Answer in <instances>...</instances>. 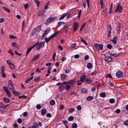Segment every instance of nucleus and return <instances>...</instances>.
I'll list each match as a JSON object with an SVG mask.
<instances>
[{"instance_id":"f257e3e1","label":"nucleus","mask_w":128,"mask_h":128,"mask_svg":"<svg viewBox=\"0 0 128 128\" xmlns=\"http://www.w3.org/2000/svg\"><path fill=\"white\" fill-rule=\"evenodd\" d=\"M94 46L98 51L102 50L103 49V45L102 44L94 43Z\"/></svg>"},{"instance_id":"f03ea898","label":"nucleus","mask_w":128,"mask_h":128,"mask_svg":"<svg viewBox=\"0 0 128 128\" xmlns=\"http://www.w3.org/2000/svg\"><path fill=\"white\" fill-rule=\"evenodd\" d=\"M57 18L56 16H54L48 18L46 21V25L48 24L51 22L56 20Z\"/></svg>"},{"instance_id":"7ed1b4c3","label":"nucleus","mask_w":128,"mask_h":128,"mask_svg":"<svg viewBox=\"0 0 128 128\" xmlns=\"http://www.w3.org/2000/svg\"><path fill=\"white\" fill-rule=\"evenodd\" d=\"M56 86H59L60 91L63 90L65 88V86L60 82H58L56 84Z\"/></svg>"},{"instance_id":"20e7f679","label":"nucleus","mask_w":128,"mask_h":128,"mask_svg":"<svg viewBox=\"0 0 128 128\" xmlns=\"http://www.w3.org/2000/svg\"><path fill=\"white\" fill-rule=\"evenodd\" d=\"M42 124L41 122H39L38 123L35 122L34 123L33 125L32 126V128H38L39 126H41Z\"/></svg>"},{"instance_id":"39448f33","label":"nucleus","mask_w":128,"mask_h":128,"mask_svg":"<svg viewBox=\"0 0 128 128\" xmlns=\"http://www.w3.org/2000/svg\"><path fill=\"white\" fill-rule=\"evenodd\" d=\"M120 3H119L118 5L117 6L116 9L115 11V12H117V11H118L119 12H121L122 11V6H120Z\"/></svg>"},{"instance_id":"423d86ee","label":"nucleus","mask_w":128,"mask_h":128,"mask_svg":"<svg viewBox=\"0 0 128 128\" xmlns=\"http://www.w3.org/2000/svg\"><path fill=\"white\" fill-rule=\"evenodd\" d=\"M123 75V74L122 72L120 70L116 74V76L118 78L122 77Z\"/></svg>"},{"instance_id":"0eeeda50","label":"nucleus","mask_w":128,"mask_h":128,"mask_svg":"<svg viewBox=\"0 0 128 128\" xmlns=\"http://www.w3.org/2000/svg\"><path fill=\"white\" fill-rule=\"evenodd\" d=\"M50 28H47L46 30L44 31L42 35V37H44L46 35H47L49 33V31H50Z\"/></svg>"},{"instance_id":"6e6552de","label":"nucleus","mask_w":128,"mask_h":128,"mask_svg":"<svg viewBox=\"0 0 128 128\" xmlns=\"http://www.w3.org/2000/svg\"><path fill=\"white\" fill-rule=\"evenodd\" d=\"M45 44V42L44 41L42 42H36L35 44H36V46L38 45H38L40 46V47L41 48V47H43L44 45Z\"/></svg>"},{"instance_id":"1a4fd4ad","label":"nucleus","mask_w":128,"mask_h":128,"mask_svg":"<svg viewBox=\"0 0 128 128\" xmlns=\"http://www.w3.org/2000/svg\"><path fill=\"white\" fill-rule=\"evenodd\" d=\"M36 44H34L33 46L32 47L28 48L26 52V56L27 54L29 53V52L31 51V50L34 48Z\"/></svg>"},{"instance_id":"9d476101","label":"nucleus","mask_w":128,"mask_h":128,"mask_svg":"<svg viewBox=\"0 0 128 128\" xmlns=\"http://www.w3.org/2000/svg\"><path fill=\"white\" fill-rule=\"evenodd\" d=\"M84 82L86 83L90 84L92 83V81L91 78H89L85 80H84Z\"/></svg>"},{"instance_id":"9b49d317","label":"nucleus","mask_w":128,"mask_h":128,"mask_svg":"<svg viewBox=\"0 0 128 128\" xmlns=\"http://www.w3.org/2000/svg\"><path fill=\"white\" fill-rule=\"evenodd\" d=\"M40 56V54H37L35 56H34L33 58H32V62H34L35 60L38 59Z\"/></svg>"},{"instance_id":"f8f14e48","label":"nucleus","mask_w":128,"mask_h":128,"mask_svg":"<svg viewBox=\"0 0 128 128\" xmlns=\"http://www.w3.org/2000/svg\"><path fill=\"white\" fill-rule=\"evenodd\" d=\"M75 82H76L74 80H72L68 81L67 83L68 84L73 85L74 84Z\"/></svg>"},{"instance_id":"ddd939ff","label":"nucleus","mask_w":128,"mask_h":128,"mask_svg":"<svg viewBox=\"0 0 128 128\" xmlns=\"http://www.w3.org/2000/svg\"><path fill=\"white\" fill-rule=\"evenodd\" d=\"M45 12L46 11L44 10L40 11L38 13V16H42L44 14Z\"/></svg>"},{"instance_id":"4468645a","label":"nucleus","mask_w":128,"mask_h":128,"mask_svg":"<svg viewBox=\"0 0 128 128\" xmlns=\"http://www.w3.org/2000/svg\"><path fill=\"white\" fill-rule=\"evenodd\" d=\"M105 60L108 62H111L112 61V58L110 57L107 56L105 57Z\"/></svg>"},{"instance_id":"2eb2a0df","label":"nucleus","mask_w":128,"mask_h":128,"mask_svg":"<svg viewBox=\"0 0 128 128\" xmlns=\"http://www.w3.org/2000/svg\"><path fill=\"white\" fill-rule=\"evenodd\" d=\"M78 26V24H77V22H75L74 23V30L73 31H75L77 30V28Z\"/></svg>"},{"instance_id":"dca6fc26","label":"nucleus","mask_w":128,"mask_h":128,"mask_svg":"<svg viewBox=\"0 0 128 128\" xmlns=\"http://www.w3.org/2000/svg\"><path fill=\"white\" fill-rule=\"evenodd\" d=\"M46 109H44L41 110V113L42 116H44L46 114Z\"/></svg>"},{"instance_id":"f3484780","label":"nucleus","mask_w":128,"mask_h":128,"mask_svg":"<svg viewBox=\"0 0 128 128\" xmlns=\"http://www.w3.org/2000/svg\"><path fill=\"white\" fill-rule=\"evenodd\" d=\"M33 77V76H32L31 77L29 78L28 79L26 80L25 81V82L26 83H28L30 82V81L32 79Z\"/></svg>"},{"instance_id":"a211bd4d","label":"nucleus","mask_w":128,"mask_h":128,"mask_svg":"<svg viewBox=\"0 0 128 128\" xmlns=\"http://www.w3.org/2000/svg\"><path fill=\"white\" fill-rule=\"evenodd\" d=\"M12 92H13L14 94L16 96H18L20 95V93L19 92H16L14 90H13L12 91Z\"/></svg>"},{"instance_id":"6ab92c4d","label":"nucleus","mask_w":128,"mask_h":128,"mask_svg":"<svg viewBox=\"0 0 128 128\" xmlns=\"http://www.w3.org/2000/svg\"><path fill=\"white\" fill-rule=\"evenodd\" d=\"M60 76L62 79L64 80L67 76V75L64 74H60Z\"/></svg>"},{"instance_id":"aec40b11","label":"nucleus","mask_w":128,"mask_h":128,"mask_svg":"<svg viewBox=\"0 0 128 128\" xmlns=\"http://www.w3.org/2000/svg\"><path fill=\"white\" fill-rule=\"evenodd\" d=\"M117 39V37L116 36H114L113 38V39L111 40L110 41L113 42L114 44H116V42Z\"/></svg>"},{"instance_id":"412c9836","label":"nucleus","mask_w":128,"mask_h":128,"mask_svg":"<svg viewBox=\"0 0 128 128\" xmlns=\"http://www.w3.org/2000/svg\"><path fill=\"white\" fill-rule=\"evenodd\" d=\"M121 26V25L120 23L118 22L117 24V30L118 31H119Z\"/></svg>"},{"instance_id":"4be33fe9","label":"nucleus","mask_w":128,"mask_h":128,"mask_svg":"<svg viewBox=\"0 0 128 128\" xmlns=\"http://www.w3.org/2000/svg\"><path fill=\"white\" fill-rule=\"evenodd\" d=\"M86 77V75L85 74H84L83 75H81L80 77V80L81 81H84V79Z\"/></svg>"},{"instance_id":"5701e85b","label":"nucleus","mask_w":128,"mask_h":128,"mask_svg":"<svg viewBox=\"0 0 128 128\" xmlns=\"http://www.w3.org/2000/svg\"><path fill=\"white\" fill-rule=\"evenodd\" d=\"M58 32L54 33V34L50 36L49 37V38L50 39L52 38L53 37L55 36L58 34Z\"/></svg>"},{"instance_id":"b1692460","label":"nucleus","mask_w":128,"mask_h":128,"mask_svg":"<svg viewBox=\"0 0 128 128\" xmlns=\"http://www.w3.org/2000/svg\"><path fill=\"white\" fill-rule=\"evenodd\" d=\"M87 66L88 69H90L92 67V65L91 63L89 62L87 64Z\"/></svg>"},{"instance_id":"393cba45","label":"nucleus","mask_w":128,"mask_h":128,"mask_svg":"<svg viewBox=\"0 0 128 128\" xmlns=\"http://www.w3.org/2000/svg\"><path fill=\"white\" fill-rule=\"evenodd\" d=\"M37 32L36 29L34 28L32 31L31 35L32 36H33L34 35L36 34Z\"/></svg>"},{"instance_id":"a878e982","label":"nucleus","mask_w":128,"mask_h":128,"mask_svg":"<svg viewBox=\"0 0 128 128\" xmlns=\"http://www.w3.org/2000/svg\"><path fill=\"white\" fill-rule=\"evenodd\" d=\"M4 101L6 103H8L10 102V100L9 98H3Z\"/></svg>"},{"instance_id":"bb28decb","label":"nucleus","mask_w":128,"mask_h":128,"mask_svg":"<svg viewBox=\"0 0 128 128\" xmlns=\"http://www.w3.org/2000/svg\"><path fill=\"white\" fill-rule=\"evenodd\" d=\"M6 106L2 102H0V108H6Z\"/></svg>"},{"instance_id":"cd10ccee","label":"nucleus","mask_w":128,"mask_h":128,"mask_svg":"<svg viewBox=\"0 0 128 128\" xmlns=\"http://www.w3.org/2000/svg\"><path fill=\"white\" fill-rule=\"evenodd\" d=\"M8 86L9 89L11 90H14V86L12 85H8Z\"/></svg>"},{"instance_id":"c85d7f7f","label":"nucleus","mask_w":128,"mask_h":128,"mask_svg":"<svg viewBox=\"0 0 128 128\" xmlns=\"http://www.w3.org/2000/svg\"><path fill=\"white\" fill-rule=\"evenodd\" d=\"M66 16V13L62 14V16H60L59 18V20L63 19Z\"/></svg>"},{"instance_id":"c756f323","label":"nucleus","mask_w":128,"mask_h":128,"mask_svg":"<svg viewBox=\"0 0 128 128\" xmlns=\"http://www.w3.org/2000/svg\"><path fill=\"white\" fill-rule=\"evenodd\" d=\"M41 29V26L40 25L38 26L36 29L37 32H39Z\"/></svg>"},{"instance_id":"7c9ffc66","label":"nucleus","mask_w":128,"mask_h":128,"mask_svg":"<svg viewBox=\"0 0 128 128\" xmlns=\"http://www.w3.org/2000/svg\"><path fill=\"white\" fill-rule=\"evenodd\" d=\"M80 40L84 44L87 45V43L86 41L84 40L83 39L81 38Z\"/></svg>"},{"instance_id":"2f4dec72","label":"nucleus","mask_w":128,"mask_h":128,"mask_svg":"<svg viewBox=\"0 0 128 128\" xmlns=\"http://www.w3.org/2000/svg\"><path fill=\"white\" fill-rule=\"evenodd\" d=\"M55 104V101L54 100H50V104L52 106H53Z\"/></svg>"},{"instance_id":"473e14b6","label":"nucleus","mask_w":128,"mask_h":128,"mask_svg":"<svg viewBox=\"0 0 128 128\" xmlns=\"http://www.w3.org/2000/svg\"><path fill=\"white\" fill-rule=\"evenodd\" d=\"M34 2L36 3L38 6L39 7L40 4V2L37 0H34Z\"/></svg>"},{"instance_id":"72a5a7b5","label":"nucleus","mask_w":128,"mask_h":128,"mask_svg":"<svg viewBox=\"0 0 128 128\" xmlns=\"http://www.w3.org/2000/svg\"><path fill=\"white\" fill-rule=\"evenodd\" d=\"M5 69V67L4 66H2L1 69V72L2 73L4 72Z\"/></svg>"},{"instance_id":"f704fd0d","label":"nucleus","mask_w":128,"mask_h":128,"mask_svg":"<svg viewBox=\"0 0 128 128\" xmlns=\"http://www.w3.org/2000/svg\"><path fill=\"white\" fill-rule=\"evenodd\" d=\"M77 125L75 123H74L72 125V128H77Z\"/></svg>"},{"instance_id":"c9c22d12","label":"nucleus","mask_w":128,"mask_h":128,"mask_svg":"<svg viewBox=\"0 0 128 128\" xmlns=\"http://www.w3.org/2000/svg\"><path fill=\"white\" fill-rule=\"evenodd\" d=\"M93 98V97L92 96H89L87 98V100L88 101H90L91 100H92Z\"/></svg>"},{"instance_id":"e433bc0d","label":"nucleus","mask_w":128,"mask_h":128,"mask_svg":"<svg viewBox=\"0 0 128 128\" xmlns=\"http://www.w3.org/2000/svg\"><path fill=\"white\" fill-rule=\"evenodd\" d=\"M109 102L111 104H113L115 102V100L113 98H111L109 100Z\"/></svg>"},{"instance_id":"4c0bfd02","label":"nucleus","mask_w":128,"mask_h":128,"mask_svg":"<svg viewBox=\"0 0 128 128\" xmlns=\"http://www.w3.org/2000/svg\"><path fill=\"white\" fill-rule=\"evenodd\" d=\"M106 94L104 92H102L100 94V96L102 97H104L106 96Z\"/></svg>"},{"instance_id":"58836bf2","label":"nucleus","mask_w":128,"mask_h":128,"mask_svg":"<svg viewBox=\"0 0 128 128\" xmlns=\"http://www.w3.org/2000/svg\"><path fill=\"white\" fill-rule=\"evenodd\" d=\"M3 90H4L6 92L7 91H8V88L6 86H4L3 88Z\"/></svg>"},{"instance_id":"ea45409f","label":"nucleus","mask_w":128,"mask_h":128,"mask_svg":"<svg viewBox=\"0 0 128 128\" xmlns=\"http://www.w3.org/2000/svg\"><path fill=\"white\" fill-rule=\"evenodd\" d=\"M74 118L72 116H70L68 118V120L69 121H72L73 120Z\"/></svg>"},{"instance_id":"a19ab883","label":"nucleus","mask_w":128,"mask_h":128,"mask_svg":"<svg viewBox=\"0 0 128 128\" xmlns=\"http://www.w3.org/2000/svg\"><path fill=\"white\" fill-rule=\"evenodd\" d=\"M81 92L82 93H86V90L85 88H82Z\"/></svg>"},{"instance_id":"79ce46f5","label":"nucleus","mask_w":128,"mask_h":128,"mask_svg":"<svg viewBox=\"0 0 128 128\" xmlns=\"http://www.w3.org/2000/svg\"><path fill=\"white\" fill-rule=\"evenodd\" d=\"M9 66L11 68L13 69H14L15 67L14 65L12 63L10 64L9 65Z\"/></svg>"},{"instance_id":"37998d69","label":"nucleus","mask_w":128,"mask_h":128,"mask_svg":"<svg viewBox=\"0 0 128 128\" xmlns=\"http://www.w3.org/2000/svg\"><path fill=\"white\" fill-rule=\"evenodd\" d=\"M71 87V86L68 84H66V87L65 88L66 90H69Z\"/></svg>"},{"instance_id":"c03bdc74","label":"nucleus","mask_w":128,"mask_h":128,"mask_svg":"<svg viewBox=\"0 0 128 128\" xmlns=\"http://www.w3.org/2000/svg\"><path fill=\"white\" fill-rule=\"evenodd\" d=\"M50 39L49 37L48 38H45L44 40L46 41V43H47Z\"/></svg>"},{"instance_id":"a18cd8bd","label":"nucleus","mask_w":128,"mask_h":128,"mask_svg":"<svg viewBox=\"0 0 128 128\" xmlns=\"http://www.w3.org/2000/svg\"><path fill=\"white\" fill-rule=\"evenodd\" d=\"M9 37L11 39H15L17 38L16 37L14 36L13 35H10L9 36Z\"/></svg>"},{"instance_id":"49530a36","label":"nucleus","mask_w":128,"mask_h":128,"mask_svg":"<svg viewBox=\"0 0 128 128\" xmlns=\"http://www.w3.org/2000/svg\"><path fill=\"white\" fill-rule=\"evenodd\" d=\"M118 54H117V53H115L114 54H110V55L114 57H117L118 56Z\"/></svg>"},{"instance_id":"de8ad7c7","label":"nucleus","mask_w":128,"mask_h":128,"mask_svg":"<svg viewBox=\"0 0 128 128\" xmlns=\"http://www.w3.org/2000/svg\"><path fill=\"white\" fill-rule=\"evenodd\" d=\"M49 2H47L44 8L45 9H47L48 8V6L49 4Z\"/></svg>"},{"instance_id":"09e8293b","label":"nucleus","mask_w":128,"mask_h":128,"mask_svg":"<svg viewBox=\"0 0 128 128\" xmlns=\"http://www.w3.org/2000/svg\"><path fill=\"white\" fill-rule=\"evenodd\" d=\"M75 110L74 108H72L70 109L69 111L70 113H71L74 111Z\"/></svg>"},{"instance_id":"8fccbe9b","label":"nucleus","mask_w":128,"mask_h":128,"mask_svg":"<svg viewBox=\"0 0 128 128\" xmlns=\"http://www.w3.org/2000/svg\"><path fill=\"white\" fill-rule=\"evenodd\" d=\"M83 81H81V80H79L77 82V84L78 85L80 86L82 84V82Z\"/></svg>"},{"instance_id":"3c124183","label":"nucleus","mask_w":128,"mask_h":128,"mask_svg":"<svg viewBox=\"0 0 128 128\" xmlns=\"http://www.w3.org/2000/svg\"><path fill=\"white\" fill-rule=\"evenodd\" d=\"M36 107L39 110L41 108V106L40 104H37Z\"/></svg>"},{"instance_id":"603ef678","label":"nucleus","mask_w":128,"mask_h":128,"mask_svg":"<svg viewBox=\"0 0 128 128\" xmlns=\"http://www.w3.org/2000/svg\"><path fill=\"white\" fill-rule=\"evenodd\" d=\"M3 8L8 12H10V10L8 8L4 7H3Z\"/></svg>"},{"instance_id":"864d4df0","label":"nucleus","mask_w":128,"mask_h":128,"mask_svg":"<svg viewBox=\"0 0 128 128\" xmlns=\"http://www.w3.org/2000/svg\"><path fill=\"white\" fill-rule=\"evenodd\" d=\"M107 48L109 49H111L112 48V46L110 44H108L107 46Z\"/></svg>"},{"instance_id":"5fc2aeb1","label":"nucleus","mask_w":128,"mask_h":128,"mask_svg":"<svg viewBox=\"0 0 128 128\" xmlns=\"http://www.w3.org/2000/svg\"><path fill=\"white\" fill-rule=\"evenodd\" d=\"M36 46H37L36 47V50H39L41 48L40 47V46L38 44L36 45Z\"/></svg>"},{"instance_id":"6e6d98bb","label":"nucleus","mask_w":128,"mask_h":128,"mask_svg":"<svg viewBox=\"0 0 128 128\" xmlns=\"http://www.w3.org/2000/svg\"><path fill=\"white\" fill-rule=\"evenodd\" d=\"M18 97L19 98H26L27 97L25 95H22V96H19Z\"/></svg>"},{"instance_id":"4d7b16f0","label":"nucleus","mask_w":128,"mask_h":128,"mask_svg":"<svg viewBox=\"0 0 128 128\" xmlns=\"http://www.w3.org/2000/svg\"><path fill=\"white\" fill-rule=\"evenodd\" d=\"M86 24V23H84L83 25H82V26H81V28H80V31H81L82 30V29L83 28H84V27L85 24Z\"/></svg>"},{"instance_id":"13d9d810","label":"nucleus","mask_w":128,"mask_h":128,"mask_svg":"<svg viewBox=\"0 0 128 128\" xmlns=\"http://www.w3.org/2000/svg\"><path fill=\"white\" fill-rule=\"evenodd\" d=\"M6 93L8 96L9 97H10L11 96L10 94V91L8 90V91H7L6 92Z\"/></svg>"},{"instance_id":"bf43d9fd","label":"nucleus","mask_w":128,"mask_h":128,"mask_svg":"<svg viewBox=\"0 0 128 128\" xmlns=\"http://www.w3.org/2000/svg\"><path fill=\"white\" fill-rule=\"evenodd\" d=\"M81 12H82L81 10H80L78 12V16L79 18H80V14H81Z\"/></svg>"},{"instance_id":"052dcab7","label":"nucleus","mask_w":128,"mask_h":128,"mask_svg":"<svg viewBox=\"0 0 128 128\" xmlns=\"http://www.w3.org/2000/svg\"><path fill=\"white\" fill-rule=\"evenodd\" d=\"M82 5L84 8H85L86 6V2L85 1H83L82 2Z\"/></svg>"},{"instance_id":"680f3d73","label":"nucleus","mask_w":128,"mask_h":128,"mask_svg":"<svg viewBox=\"0 0 128 128\" xmlns=\"http://www.w3.org/2000/svg\"><path fill=\"white\" fill-rule=\"evenodd\" d=\"M17 121L20 124L22 122V120L21 118H19L18 119Z\"/></svg>"},{"instance_id":"e2e57ef3","label":"nucleus","mask_w":128,"mask_h":128,"mask_svg":"<svg viewBox=\"0 0 128 128\" xmlns=\"http://www.w3.org/2000/svg\"><path fill=\"white\" fill-rule=\"evenodd\" d=\"M76 46V44H72L71 46H70V47L71 48H74Z\"/></svg>"},{"instance_id":"0e129e2a","label":"nucleus","mask_w":128,"mask_h":128,"mask_svg":"<svg viewBox=\"0 0 128 128\" xmlns=\"http://www.w3.org/2000/svg\"><path fill=\"white\" fill-rule=\"evenodd\" d=\"M81 109V107L80 105H78L77 107V109L78 110H80Z\"/></svg>"},{"instance_id":"69168bd1","label":"nucleus","mask_w":128,"mask_h":128,"mask_svg":"<svg viewBox=\"0 0 128 128\" xmlns=\"http://www.w3.org/2000/svg\"><path fill=\"white\" fill-rule=\"evenodd\" d=\"M124 124L125 125L128 126V120L125 121Z\"/></svg>"},{"instance_id":"338daca9","label":"nucleus","mask_w":128,"mask_h":128,"mask_svg":"<svg viewBox=\"0 0 128 128\" xmlns=\"http://www.w3.org/2000/svg\"><path fill=\"white\" fill-rule=\"evenodd\" d=\"M89 58V56L88 55H86L84 56V59L85 60H87Z\"/></svg>"},{"instance_id":"774afa93","label":"nucleus","mask_w":128,"mask_h":128,"mask_svg":"<svg viewBox=\"0 0 128 128\" xmlns=\"http://www.w3.org/2000/svg\"><path fill=\"white\" fill-rule=\"evenodd\" d=\"M111 32L108 31V33L107 34V37L109 38L111 36Z\"/></svg>"}]
</instances>
